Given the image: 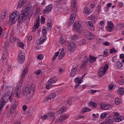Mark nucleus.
I'll return each instance as SVG.
<instances>
[{
	"label": "nucleus",
	"mask_w": 124,
	"mask_h": 124,
	"mask_svg": "<svg viewBox=\"0 0 124 124\" xmlns=\"http://www.w3.org/2000/svg\"><path fill=\"white\" fill-rule=\"evenodd\" d=\"M28 73H29V69L28 68V67H26L23 69L22 72L21 73L20 81L17 82L16 89L15 90L16 97H17V98H20L21 89H22V86H23V82H24L25 77H26V75H27Z\"/></svg>",
	"instance_id": "1"
},
{
	"label": "nucleus",
	"mask_w": 124,
	"mask_h": 124,
	"mask_svg": "<svg viewBox=\"0 0 124 124\" xmlns=\"http://www.w3.org/2000/svg\"><path fill=\"white\" fill-rule=\"evenodd\" d=\"M31 8V6H27L23 7V10L21 11V14L18 15L17 19L18 23L22 24L24 23L27 19V16L29 15V10Z\"/></svg>",
	"instance_id": "2"
},
{
	"label": "nucleus",
	"mask_w": 124,
	"mask_h": 124,
	"mask_svg": "<svg viewBox=\"0 0 124 124\" xmlns=\"http://www.w3.org/2000/svg\"><path fill=\"white\" fill-rule=\"evenodd\" d=\"M12 93L11 91H8L5 93V94L1 97L0 101V107L3 108L5 106V104L8 102V99L10 100V102H11L12 100Z\"/></svg>",
	"instance_id": "3"
},
{
	"label": "nucleus",
	"mask_w": 124,
	"mask_h": 124,
	"mask_svg": "<svg viewBox=\"0 0 124 124\" xmlns=\"http://www.w3.org/2000/svg\"><path fill=\"white\" fill-rule=\"evenodd\" d=\"M18 16H19V13L17 11L13 12L9 16V24L11 25L16 24V22H17V19H18Z\"/></svg>",
	"instance_id": "4"
},
{
	"label": "nucleus",
	"mask_w": 124,
	"mask_h": 124,
	"mask_svg": "<svg viewBox=\"0 0 124 124\" xmlns=\"http://www.w3.org/2000/svg\"><path fill=\"white\" fill-rule=\"evenodd\" d=\"M35 90V84H32L30 87H26L25 89V93L27 96L31 97L32 96Z\"/></svg>",
	"instance_id": "5"
},
{
	"label": "nucleus",
	"mask_w": 124,
	"mask_h": 124,
	"mask_svg": "<svg viewBox=\"0 0 124 124\" xmlns=\"http://www.w3.org/2000/svg\"><path fill=\"white\" fill-rule=\"evenodd\" d=\"M48 118L50 120L52 121H55V113L52 111H49L47 113V115L46 114L42 115L41 119H43L44 121L45 120H47V118Z\"/></svg>",
	"instance_id": "6"
},
{
	"label": "nucleus",
	"mask_w": 124,
	"mask_h": 124,
	"mask_svg": "<svg viewBox=\"0 0 124 124\" xmlns=\"http://www.w3.org/2000/svg\"><path fill=\"white\" fill-rule=\"evenodd\" d=\"M108 69L109 65L108 64H106L104 67H101L98 71L100 77H102L103 75H105Z\"/></svg>",
	"instance_id": "7"
},
{
	"label": "nucleus",
	"mask_w": 124,
	"mask_h": 124,
	"mask_svg": "<svg viewBox=\"0 0 124 124\" xmlns=\"http://www.w3.org/2000/svg\"><path fill=\"white\" fill-rule=\"evenodd\" d=\"M107 26L106 27V30L107 31H108V32H111L113 31V30L114 29V27H115V25L112 21H108L107 23Z\"/></svg>",
	"instance_id": "8"
},
{
	"label": "nucleus",
	"mask_w": 124,
	"mask_h": 124,
	"mask_svg": "<svg viewBox=\"0 0 124 124\" xmlns=\"http://www.w3.org/2000/svg\"><path fill=\"white\" fill-rule=\"evenodd\" d=\"M68 48L71 53H73L76 49V44L74 42H70L68 45Z\"/></svg>",
	"instance_id": "9"
},
{
	"label": "nucleus",
	"mask_w": 124,
	"mask_h": 124,
	"mask_svg": "<svg viewBox=\"0 0 124 124\" xmlns=\"http://www.w3.org/2000/svg\"><path fill=\"white\" fill-rule=\"evenodd\" d=\"M18 61L20 63H23L25 61V54L22 51L18 53Z\"/></svg>",
	"instance_id": "10"
},
{
	"label": "nucleus",
	"mask_w": 124,
	"mask_h": 124,
	"mask_svg": "<svg viewBox=\"0 0 124 124\" xmlns=\"http://www.w3.org/2000/svg\"><path fill=\"white\" fill-rule=\"evenodd\" d=\"M85 37H87L89 40H93L95 39V36L93 33L91 32H87L85 34Z\"/></svg>",
	"instance_id": "11"
},
{
	"label": "nucleus",
	"mask_w": 124,
	"mask_h": 124,
	"mask_svg": "<svg viewBox=\"0 0 124 124\" xmlns=\"http://www.w3.org/2000/svg\"><path fill=\"white\" fill-rule=\"evenodd\" d=\"M52 9H53V7L52 5L49 4L46 7L45 10H43V13L44 14H48V13H50L52 11Z\"/></svg>",
	"instance_id": "12"
},
{
	"label": "nucleus",
	"mask_w": 124,
	"mask_h": 124,
	"mask_svg": "<svg viewBox=\"0 0 124 124\" xmlns=\"http://www.w3.org/2000/svg\"><path fill=\"white\" fill-rule=\"evenodd\" d=\"M87 25L89 30H90V31H95V26H94V25H93V22L88 21L87 22Z\"/></svg>",
	"instance_id": "13"
},
{
	"label": "nucleus",
	"mask_w": 124,
	"mask_h": 124,
	"mask_svg": "<svg viewBox=\"0 0 124 124\" xmlns=\"http://www.w3.org/2000/svg\"><path fill=\"white\" fill-rule=\"evenodd\" d=\"M74 28L76 29V31L79 32L81 30V28H82L81 23H80L79 21L76 22L74 25Z\"/></svg>",
	"instance_id": "14"
},
{
	"label": "nucleus",
	"mask_w": 124,
	"mask_h": 124,
	"mask_svg": "<svg viewBox=\"0 0 124 124\" xmlns=\"http://www.w3.org/2000/svg\"><path fill=\"white\" fill-rule=\"evenodd\" d=\"M65 54H66V50L65 48H62L58 57V60H62L63 57L65 56Z\"/></svg>",
	"instance_id": "15"
},
{
	"label": "nucleus",
	"mask_w": 124,
	"mask_h": 124,
	"mask_svg": "<svg viewBox=\"0 0 124 124\" xmlns=\"http://www.w3.org/2000/svg\"><path fill=\"white\" fill-rule=\"evenodd\" d=\"M78 68L76 66H74L71 70V73L70 74V77L73 78V77H74L76 75V72H77Z\"/></svg>",
	"instance_id": "16"
},
{
	"label": "nucleus",
	"mask_w": 124,
	"mask_h": 124,
	"mask_svg": "<svg viewBox=\"0 0 124 124\" xmlns=\"http://www.w3.org/2000/svg\"><path fill=\"white\" fill-rule=\"evenodd\" d=\"M83 12L85 15H90L93 12V10L91 9L89 6H86L84 9Z\"/></svg>",
	"instance_id": "17"
},
{
	"label": "nucleus",
	"mask_w": 124,
	"mask_h": 124,
	"mask_svg": "<svg viewBox=\"0 0 124 124\" xmlns=\"http://www.w3.org/2000/svg\"><path fill=\"white\" fill-rule=\"evenodd\" d=\"M56 96H57V94L55 93H52L48 95V96L46 97V100L48 101L49 100H51V99H54Z\"/></svg>",
	"instance_id": "18"
},
{
	"label": "nucleus",
	"mask_w": 124,
	"mask_h": 124,
	"mask_svg": "<svg viewBox=\"0 0 124 124\" xmlns=\"http://www.w3.org/2000/svg\"><path fill=\"white\" fill-rule=\"evenodd\" d=\"M71 6L73 11H74V12H76L77 10V5L76 4V0H72Z\"/></svg>",
	"instance_id": "19"
},
{
	"label": "nucleus",
	"mask_w": 124,
	"mask_h": 124,
	"mask_svg": "<svg viewBox=\"0 0 124 124\" xmlns=\"http://www.w3.org/2000/svg\"><path fill=\"white\" fill-rule=\"evenodd\" d=\"M115 64L116 68H118V69H121V70L124 69V65L121 62H117Z\"/></svg>",
	"instance_id": "20"
},
{
	"label": "nucleus",
	"mask_w": 124,
	"mask_h": 124,
	"mask_svg": "<svg viewBox=\"0 0 124 124\" xmlns=\"http://www.w3.org/2000/svg\"><path fill=\"white\" fill-rule=\"evenodd\" d=\"M40 25V18L39 16H38L35 18L34 20V26L36 27L37 28H39Z\"/></svg>",
	"instance_id": "21"
},
{
	"label": "nucleus",
	"mask_w": 124,
	"mask_h": 124,
	"mask_svg": "<svg viewBox=\"0 0 124 124\" xmlns=\"http://www.w3.org/2000/svg\"><path fill=\"white\" fill-rule=\"evenodd\" d=\"M75 18H76L75 14H72L70 17L69 22L68 23V25L69 26H70V25H72V23L74 22V20H75Z\"/></svg>",
	"instance_id": "22"
},
{
	"label": "nucleus",
	"mask_w": 124,
	"mask_h": 124,
	"mask_svg": "<svg viewBox=\"0 0 124 124\" xmlns=\"http://www.w3.org/2000/svg\"><path fill=\"white\" fill-rule=\"evenodd\" d=\"M85 76H86V75L84 76H82L81 79H80L79 78H76L75 79V83H76L77 84H78L79 85H80L82 83V82H83V79H84V77H85Z\"/></svg>",
	"instance_id": "23"
},
{
	"label": "nucleus",
	"mask_w": 124,
	"mask_h": 124,
	"mask_svg": "<svg viewBox=\"0 0 124 124\" xmlns=\"http://www.w3.org/2000/svg\"><path fill=\"white\" fill-rule=\"evenodd\" d=\"M97 58L95 56L89 55V61L90 63H93V62H96Z\"/></svg>",
	"instance_id": "24"
},
{
	"label": "nucleus",
	"mask_w": 124,
	"mask_h": 124,
	"mask_svg": "<svg viewBox=\"0 0 124 124\" xmlns=\"http://www.w3.org/2000/svg\"><path fill=\"white\" fill-rule=\"evenodd\" d=\"M6 58H7V49L4 48L2 52L1 60L4 61V60H6Z\"/></svg>",
	"instance_id": "25"
},
{
	"label": "nucleus",
	"mask_w": 124,
	"mask_h": 124,
	"mask_svg": "<svg viewBox=\"0 0 124 124\" xmlns=\"http://www.w3.org/2000/svg\"><path fill=\"white\" fill-rule=\"evenodd\" d=\"M101 107L103 110H108L111 109V106L109 104H101Z\"/></svg>",
	"instance_id": "26"
},
{
	"label": "nucleus",
	"mask_w": 124,
	"mask_h": 124,
	"mask_svg": "<svg viewBox=\"0 0 124 124\" xmlns=\"http://www.w3.org/2000/svg\"><path fill=\"white\" fill-rule=\"evenodd\" d=\"M5 17H6V10H4L0 17V23H2V22H3V20L5 19Z\"/></svg>",
	"instance_id": "27"
},
{
	"label": "nucleus",
	"mask_w": 124,
	"mask_h": 124,
	"mask_svg": "<svg viewBox=\"0 0 124 124\" xmlns=\"http://www.w3.org/2000/svg\"><path fill=\"white\" fill-rule=\"evenodd\" d=\"M47 40V36H43L40 38L39 44V45H41V44H43L44 42H45Z\"/></svg>",
	"instance_id": "28"
},
{
	"label": "nucleus",
	"mask_w": 124,
	"mask_h": 124,
	"mask_svg": "<svg viewBox=\"0 0 124 124\" xmlns=\"http://www.w3.org/2000/svg\"><path fill=\"white\" fill-rule=\"evenodd\" d=\"M27 0H19L18 7L20 8L22 7V6H23V5H25V4L27 3Z\"/></svg>",
	"instance_id": "29"
},
{
	"label": "nucleus",
	"mask_w": 124,
	"mask_h": 124,
	"mask_svg": "<svg viewBox=\"0 0 124 124\" xmlns=\"http://www.w3.org/2000/svg\"><path fill=\"white\" fill-rule=\"evenodd\" d=\"M69 117V115H66L65 114H63L60 116V117L59 119V122H62L63 121H65V120H66Z\"/></svg>",
	"instance_id": "30"
},
{
	"label": "nucleus",
	"mask_w": 124,
	"mask_h": 124,
	"mask_svg": "<svg viewBox=\"0 0 124 124\" xmlns=\"http://www.w3.org/2000/svg\"><path fill=\"white\" fill-rule=\"evenodd\" d=\"M114 121L116 123H119V122H122V121H124V116H117L116 117H114Z\"/></svg>",
	"instance_id": "31"
},
{
	"label": "nucleus",
	"mask_w": 124,
	"mask_h": 124,
	"mask_svg": "<svg viewBox=\"0 0 124 124\" xmlns=\"http://www.w3.org/2000/svg\"><path fill=\"white\" fill-rule=\"evenodd\" d=\"M57 81H58L57 78H56V77H53L48 80V83L50 84H54V83H56Z\"/></svg>",
	"instance_id": "32"
},
{
	"label": "nucleus",
	"mask_w": 124,
	"mask_h": 124,
	"mask_svg": "<svg viewBox=\"0 0 124 124\" xmlns=\"http://www.w3.org/2000/svg\"><path fill=\"white\" fill-rule=\"evenodd\" d=\"M117 92L120 95H124V88H120L117 90Z\"/></svg>",
	"instance_id": "33"
},
{
	"label": "nucleus",
	"mask_w": 124,
	"mask_h": 124,
	"mask_svg": "<svg viewBox=\"0 0 124 124\" xmlns=\"http://www.w3.org/2000/svg\"><path fill=\"white\" fill-rule=\"evenodd\" d=\"M47 30L48 31H51L52 30V22L50 20L47 21Z\"/></svg>",
	"instance_id": "34"
},
{
	"label": "nucleus",
	"mask_w": 124,
	"mask_h": 124,
	"mask_svg": "<svg viewBox=\"0 0 124 124\" xmlns=\"http://www.w3.org/2000/svg\"><path fill=\"white\" fill-rule=\"evenodd\" d=\"M89 106L91 107H92L93 108H96V103L93 101H91L90 102H89Z\"/></svg>",
	"instance_id": "35"
},
{
	"label": "nucleus",
	"mask_w": 124,
	"mask_h": 124,
	"mask_svg": "<svg viewBox=\"0 0 124 124\" xmlns=\"http://www.w3.org/2000/svg\"><path fill=\"white\" fill-rule=\"evenodd\" d=\"M42 30L43 36H46V35H47V31L46 30V28L45 27H43Z\"/></svg>",
	"instance_id": "36"
},
{
	"label": "nucleus",
	"mask_w": 124,
	"mask_h": 124,
	"mask_svg": "<svg viewBox=\"0 0 124 124\" xmlns=\"http://www.w3.org/2000/svg\"><path fill=\"white\" fill-rule=\"evenodd\" d=\"M17 46H18V47H20V48H21V49H24L25 45L24 44V43H23V42H19L17 44Z\"/></svg>",
	"instance_id": "37"
},
{
	"label": "nucleus",
	"mask_w": 124,
	"mask_h": 124,
	"mask_svg": "<svg viewBox=\"0 0 124 124\" xmlns=\"http://www.w3.org/2000/svg\"><path fill=\"white\" fill-rule=\"evenodd\" d=\"M90 111H91V108H82L81 112L82 113H85L86 112H90Z\"/></svg>",
	"instance_id": "38"
},
{
	"label": "nucleus",
	"mask_w": 124,
	"mask_h": 124,
	"mask_svg": "<svg viewBox=\"0 0 124 124\" xmlns=\"http://www.w3.org/2000/svg\"><path fill=\"white\" fill-rule=\"evenodd\" d=\"M66 111V108L65 107H62L60 108L59 110L60 113H63Z\"/></svg>",
	"instance_id": "39"
},
{
	"label": "nucleus",
	"mask_w": 124,
	"mask_h": 124,
	"mask_svg": "<svg viewBox=\"0 0 124 124\" xmlns=\"http://www.w3.org/2000/svg\"><path fill=\"white\" fill-rule=\"evenodd\" d=\"M15 110H16V108L15 107H11V108L10 109V113H12L13 115L14 114V112H15Z\"/></svg>",
	"instance_id": "40"
},
{
	"label": "nucleus",
	"mask_w": 124,
	"mask_h": 124,
	"mask_svg": "<svg viewBox=\"0 0 124 124\" xmlns=\"http://www.w3.org/2000/svg\"><path fill=\"white\" fill-rule=\"evenodd\" d=\"M115 103L116 104V105H119L120 103H121V99L116 98L115 99Z\"/></svg>",
	"instance_id": "41"
},
{
	"label": "nucleus",
	"mask_w": 124,
	"mask_h": 124,
	"mask_svg": "<svg viewBox=\"0 0 124 124\" xmlns=\"http://www.w3.org/2000/svg\"><path fill=\"white\" fill-rule=\"evenodd\" d=\"M88 62H89V57L87 56H85L83 60V62L87 63Z\"/></svg>",
	"instance_id": "42"
},
{
	"label": "nucleus",
	"mask_w": 124,
	"mask_h": 124,
	"mask_svg": "<svg viewBox=\"0 0 124 124\" xmlns=\"http://www.w3.org/2000/svg\"><path fill=\"white\" fill-rule=\"evenodd\" d=\"M59 41L61 44H63V43L65 42V39L63 38L62 37H61L59 39Z\"/></svg>",
	"instance_id": "43"
},
{
	"label": "nucleus",
	"mask_w": 124,
	"mask_h": 124,
	"mask_svg": "<svg viewBox=\"0 0 124 124\" xmlns=\"http://www.w3.org/2000/svg\"><path fill=\"white\" fill-rule=\"evenodd\" d=\"M18 103L16 100H15L13 103V106H12V107H15V108H16V107L18 106Z\"/></svg>",
	"instance_id": "44"
},
{
	"label": "nucleus",
	"mask_w": 124,
	"mask_h": 124,
	"mask_svg": "<svg viewBox=\"0 0 124 124\" xmlns=\"http://www.w3.org/2000/svg\"><path fill=\"white\" fill-rule=\"evenodd\" d=\"M117 83L120 86H122L124 83V79H120L119 81H117Z\"/></svg>",
	"instance_id": "45"
},
{
	"label": "nucleus",
	"mask_w": 124,
	"mask_h": 124,
	"mask_svg": "<svg viewBox=\"0 0 124 124\" xmlns=\"http://www.w3.org/2000/svg\"><path fill=\"white\" fill-rule=\"evenodd\" d=\"M72 40H77L78 39V36L76 34H74V35L72 36L71 37Z\"/></svg>",
	"instance_id": "46"
},
{
	"label": "nucleus",
	"mask_w": 124,
	"mask_h": 124,
	"mask_svg": "<svg viewBox=\"0 0 124 124\" xmlns=\"http://www.w3.org/2000/svg\"><path fill=\"white\" fill-rule=\"evenodd\" d=\"M106 116H107V113L106 112H104L100 115V117L102 119H105V118H106Z\"/></svg>",
	"instance_id": "47"
},
{
	"label": "nucleus",
	"mask_w": 124,
	"mask_h": 124,
	"mask_svg": "<svg viewBox=\"0 0 124 124\" xmlns=\"http://www.w3.org/2000/svg\"><path fill=\"white\" fill-rule=\"evenodd\" d=\"M97 11L98 12V13H100V11H101V5L97 6Z\"/></svg>",
	"instance_id": "48"
},
{
	"label": "nucleus",
	"mask_w": 124,
	"mask_h": 124,
	"mask_svg": "<svg viewBox=\"0 0 124 124\" xmlns=\"http://www.w3.org/2000/svg\"><path fill=\"white\" fill-rule=\"evenodd\" d=\"M14 41H15V42H16V43L18 44L19 42H20V39L16 37H15L14 38Z\"/></svg>",
	"instance_id": "49"
},
{
	"label": "nucleus",
	"mask_w": 124,
	"mask_h": 124,
	"mask_svg": "<svg viewBox=\"0 0 124 124\" xmlns=\"http://www.w3.org/2000/svg\"><path fill=\"white\" fill-rule=\"evenodd\" d=\"M41 24H45V17L44 16H42L41 19Z\"/></svg>",
	"instance_id": "50"
},
{
	"label": "nucleus",
	"mask_w": 124,
	"mask_h": 124,
	"mask_svg": "<svg viewBox=\"0 0 124 124\" xmlns=\"http://www.w3.org/2000/svg\"><path fill=\"white\" fill-rule=\"evenodd\" d=\"M96 92H97V90H92L89 92V93H91V94H93V93H96Z\"/></svg>",
	"instance_id": "51"
},
{
	"label": "nucleus",
	"mask_w": 124,
	"mask_h": 124,
	"mask_svg": "<svg viewBox=\"0 0 124 124\" xmlns=\"http://www.w3.org/2000/svg\"><path fill=\"white\" fill-rule=\"evenodd\" d=\"M87 66V63L82 62V63L81 65V68H85Z\"/></svg>",
	"instance_id": "52"
},
{
	"label": "nucleus",
	"mask_w": 124,
	"mask_h": 124,
	"mask_svg": "<svg viewBox=\"0 0 124 124\" xmlns=\"http://www.w3.org/2000/svg\"><path fill=\"white\" fill-rule=\"evenodd\" d=\"M2 33H3V29L0 26V36H2Z\"/></svg>",
	"instance_id": "53"
},
{
	"label": "nucleus",
	"mask_w": 124,
	"mask_h": 124,
	"mask_svg": "<svg viewBox=\"0 0 124 124\" xmlns=\"http://www.w3.org/2000/svg\"><path fill=\"white\" fill-rule=\"evenodd\" d=\"M37 29H38V27H37L36 26H34L32 29V32H34V31H36V30H37Z\"/></svg>",
	"instance_id": "54"
},
{
	"label": "nucleus",
	"mask_w": 124,
	"mask_h": 124,
	"mask_svg": "<svg viewBox=\"0 0 124 124\" xmlns=\"http://www.w3.org/2000/svg\"><path fill=\"white\" fill-rule=\"evenodd\" d=\"M100 25L101 26V27H104L105 26V21H102L100 22Z\"/></svg>",
	"instance_id": "55"
},
{
	"label": "nucleus",
	"mask_w": 124,
	"mask_h": 124,
	"mask_svg": "<svg viewBox=\"0 0 124 124\" xmlns=\"http://www.w3.org/2000/svg\"><path fill=\"white\" fill-rule=\"evenodd\" d=\"M43 58L44 56L42 54L39 55V56H38V60H43Z\"/></svg>",
	"instance_id": "56"
},
{
	"label": "nucleus",
	"mask_w": 124,
	"mask_h": 124,
	"mask_svg": "<svg viewBox=\"0 0 124 124\" xmlns=\"http://www.w3.org/2000/svg\"><path fill=\"white\" fill-rule=\"evenodd\" d=\"M116 52V49L115 48H112L110 49V54H113V53Z\"/></svg>",
	"instance_id": "57"
},
{
	"label": "nucleus",
	"mask_w": 124,
	"mask_h": 124,
	"mask_svg": "<svg viewBox=\"0 0 124 124\" xmlns=\"http://www.w3.org/2000/svg\"><path fill=\"white\" fill-rule=\"evenodd\" d=\"M59 74H62L64 72V69H60L59 70Z\"/></svg>",
	"instance_id": "58"
},
{
	"label": "nucleus",
	"mask_w": 124,
	"mask_h": 124,
	"mask_svg": "<svg viewBox=\"0 0 124 124\" xmlns=\"http://www.w3.org/2000/svg\"><path fill=\"white\" fill-rule=\"evenodd\" d=\"M103 44L105 46H109L110 45V43H109L108 42H105L103 43Z\"/></svg>",
	"instance_id": "59"
},
{
	"label": "nucleus",
	"mask_w": 124,
	"mask_h": 124,
	"mask_svg": "<svg viewBox=\"0 0 124 124\" xmlns=\"http://www.w3.org/2000/svg\"><path fill=\"white\" fill-rule=\"evenodd\" d=\"M40 73H41V70L39 69L38 71L35 72V74H36V75H39Z\"/></svg>",
	"instance_id": "60"
},
{
	"label": "nucleus",
	"mask_w": 124,
	"mask_h": 124,
	"mask_svg": "<svg viewBox=\"0 0 124 124\" xmlns=\"http://www.w3.org/2000/svg\"><path fill=\"white\" fill-rule=\"evenodd\" d=\"M10 41L11 43H13L14 41V38L12 36L10 37Z\"/></svg>",
	"instance_id": "61"
},
{
	"label": "nucleus",
	"mask_w": 124,
	"mask_h": 124,
	"mask_svg": "<svg viewBox=\"0 0 124 124\" xmlns=\"http://www.w3.org/2000/svg\"><path fill=\"white\" fill-rule=\"evenodd\" d=\"M103 55L105 57H107L108 56V52L107 50L104 51Z\"/></svg>",
	"instance_id": "62"
},
{
	"label": "nucleus",
	"mask_w": 124,
	"mask_h": 124,
	"mask_svg": "<svg viewBox=\"0 0 124 124\" xmlns=\"http://www.w3.org/2000/svg\"><path fill=\"white\" fill-rule=\"evenodd\" d=\"M12 115H13V114L11 112H10V110L9 111V112L7 114V116L8 117H11V116H12Z\"/></svg>",
	"instance_id": "63"
},
{
	"label": "nucleus",
	"mask_w": 124,
	"mask_h": 124,
	"mask_svg": "<svg viewBox=\"0 0 124 124\" xmlns=\"http://www.w3.org/2000/svg\"><path fill=\"white\" fill-rule=\"evenodd\" d=\"M111 5H112V3H108L107 4V7L108 8H111Z\"/></svg>",
	"instance_id": "64"
}]
</instances>
